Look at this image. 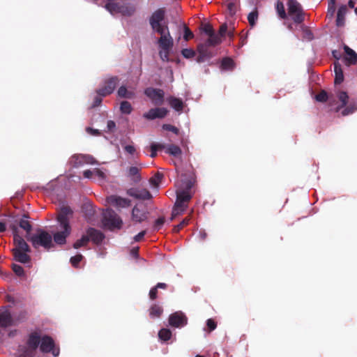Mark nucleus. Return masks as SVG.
Returning a JSON list of instances; mask_svg holds the SVG:
<instances>
[{
	"label": "nucleus",
	"mask_w": 357,
	"mask_h": 357,
	"mask_svg": "<svg viewBox=\"0 0 357 357\" xmlns=\"http://www.w3.org/2000/svg\"><path fill=\"white\" fill-rule=\"evenodd\" d=\"M181 181H182V186L179 188V190H186L190 192V190H191V188H192V186L194 185L195 180L191 178V179L182 180Z\"/></svg>",
	"instance_id": "43"
},
{
	"label": "nucleus",
	"mask_w": 357,
	"mask_h": 357,
	"mask_svg": "<svg viewBox=\"0 0 357 357\" xmlns=\"http://www.w3.org/2000/svg\"><path fill=\"white\" fill-rule=\"evenodd\" d=\"M166 148V153L173 155L174 157H178L181 155L182 151L181 148L175 144H169Z\"/></svg>",
	"instance_id": "32"
},
{
	"label": "nucleus",
	"mask_w": 357,
	"mask_h": 357,
	"mask_svg": "<svg viewBox=\"0 0 357 357\" xmlns=\"http://www.w3.org/2000/svg\"><path fill=\"white\" fill-rule=\"evenodd\" d=\"M117 93L119 97L128 99H132L135 96V93L133 91H128L125 86H120Z\"/></svg>",
	"instance_id": "33"
},
{
	"label": "nucleus",
	"mask_w": 357,
	"mask_h": 357,
	"mask_svg": "<svg viewBox=\"0 0 357 357\" xmlns=\"http://www.w3.org/2000/svg\"><path fill=\"white\" fill-rule=\"evenodd\" d=\"M172 335V331L168 328H162L158 332L159 339L164 342L169 340Z\"/></svg>",
	"instance_id": "37"
},
{
	"label": "nucleus",
	"mask_w": 357,
	"mask_h": 357,
	"mask_svg": "<svg viewBox=\"0 0 357 357\" xmlns=\"http://www.w3.org/2000/svg\"><path fill=\"white\" fill-rule=\"evenodd\" d=\"M227 10L230 15H234L236 13V4L233 2H229L227 5Z\"/></svg>",
	"instance_id": "59"
},
{
	"label": "nucleus",
	"mask_w": 357,
	"mask_h": 357,
	"mask_svg": "<svg viewBox=\"0 0 357 357\" xmlns=\"http://www.w3.org/2000/svg\"><path fill=\"white\" fill-rule=\"evenodd\" d=\"M89 242V236L86 234V235H83L80 239H78L73 244V248L75 249L80 248L81 247L86 246Z\"/></svg>",
	"instance_id": "39"
},
{
	"label": "nucleus",
	"mask_w": 357,
	"mask_h": 357,
	"mask_svg": "<svg viewBox=\"0 0 357 357\" xmlns=\"http://www.w3.org/2000/svg\"><path fill=\"white\" fill-rule=\"evenodd\" d=\"M146 233V230L140 231L138 234H137L134 237L135 241H136V242L140 241L144 238V236H145Z\"/></svg>",
	"instance_id": "61"
},
{
	"label": "nucleus",
	"mask_w": 357,
	"mask_h": 357,
	"mask_svg": "<svg viewBox=\"0 0 357 357\" xmlns=\"http://www.w3.org/2000/svg\"><path fill=\"white\" fill-rule=\"evenodd\" d=\"M83 256L81 254H78L70 258V261L73 266L77 267L79 262L82 261Z\"/></svg>",
	"instance_id": "52"
},
{
	"label": "nucleus",
	"mask_w": 357,
	"mask_h": 357,
	"mask_svg": "<svg viewBox=\"0 0 357 357\" xmlns=\"http://www.w3.org/2000/svg\"><path fill=\"white\" fill-rule=\"evenodd\" d=\"M190 220V217L185 218L178 225L174 226L173 228V232H179L184 227L189 224Z\"/></svg>",
	"instance_id": "44"
},
{
	"label": "nucleus",
	"mask_w": 357,
	"mask_h": 357,
	"mask_svg": "<svg viewBox=\"0 0 357 357\" xmlns=\"http://www.w3.org/2000/svg\"><path fill=\"white\" fill-rule=\"evenodd\" d=\"M165 148V146L162 144H156V143L151 144L150 146V149L151 151L150 156L151 158H155L157 155V151L158 150H162Z\"/></svg>",
	"instance_id": "42"
},
{
	"label": "nucleus",
	"mask_w": 357,
	"mask_h": 357,
	"mask_svg": "<svg viewBox=\"0 0 357 357\" xmlns=\"http://www.w3.org/2000/svg\"><path fill=\"white\" fill-rule=\"evenodd\" d=\"M165 222V219L164 217H160V218H158L154 222L153 230L159 231L161 229V227H162V225H164Z\"/></svg>",
	"instance_id": "53"
},
{
	"label": "nucleus",
	"mask_w": 357,
	"mask_h": 357,
	"mask_svg": "<svg viewBox=\"0 0 357 357\" xmlns=\"http://www.w3.org/2000/svg\"><path fill=\"white\" fill-rule=\"evenodd\" d=\"M127 194L137 199L149 200L152 198V195L146 189L132 188L127 190Z\"/></svg>",
	"instance_id": "18"
},
{
	"label": "nucleus",
	"mask_w": 357,
	"mask_h": 357,
	"mask_svg": "<svg viewBox=\"0 0 357 357\" xmlns=\"http://www.w3.org/2000/svg\"><path fill=\"white\" fill-rule=\"evenodd\" d=\"M151 29H153V31L160 34V36H165L166 33H170L168 25L166 22H164L162 24L153 26Z\"/></svg>",
	"instance_id": "35"
},
{
	"label": "nucleus",
	"mask_w": 357,
	"mask_h": 357,
	"mask_svg": "<svg viewBox=\"0 0 357 357\" xmlns=\"http://www.w3.org/2000/svg\"><path fill=\"white\" fill-rule=\"evenodd\" d=\"M288 13L296 24H301L305 20L301 5L296 0H288Z\"/></svg>",
	"instance_id": "7"
},
{
	"label": "nucleus",
	"mask_w": 357,
	"mask_h": 357,
	"mask_svg": "<svg viewBox=\"0 0 357 357\" xmlns=\"http://www.w3.org/2000/svg\"><path fill=\"white\" fill-rule=\"evenodd\" d=\"M169 105L177 112H181L183 109V102L181 99L171 96L168 98Z\"/></svg>",
	"instance_id": "27"
},
{
	"label": "nucleus",
	"mask_w": 357,
	"mask_h": 357,
	"mask_svg": "<svg viewBox=\"0 0 357 357\" xmlns=\"http://www.w3.org/2000/svg\"><path fill=\"white\" fill-rule=\"evenodd\" d=\"M335 2L336 0H328L327 14L330 15L331 17H333L335 12Z\"/></svg>",
	"instance_id": "50"
},
{
	"label": "nucleus",
	"mask_w": 357,
	"mask_h": 357,
	"mask_svg": "<svg viewBox=\"0 0 357 357\" xmlns=\"http://www.w3.org/2000/svg\"><path fill=\"white\" fill-rule=\"evenodd\" d=\"M303 31L305 33V37L309 40H312L313 38V33L307 28L305 27Z\"/></svg>",
	"instance_id": "63"
},
{
	"label": "nucleus",
	"mask_w": 357,
	"mask_h": 357,
	"mask_svg": "<svg viewBox=\"0 0 357 357\" xmlns=\"http://www.w3.org/2000/svg\"><path fill=\"white\" fill-rule=\"evenodd\" d=\"M12 269L13 272L19 277L24 276V268L18 264H13L12 265Z\"/></svg>",
	"instance_id": "49"
},
{
	"label": "nucleus",
	"mask_w": 357,
	"mask_h": 357,
	"mask_svg": "<svg viewBox=\"0 0 357 357\" xmlns=\"http://www.w3.org/2000/svg\"><path fill=\"white\" fill-rule=\"evenodd\" d=\"M347 12V8L345 5L341 6L337 13L336 25L337 26H342L344 25L345 15Z\"/></svg>",
	"instance_id": "26"
},
{
	"label": "nucleus",
	"mask_w": 357,
	"mask_h": 357,
	"mask_svg": "<svg viewBox=\"0 0 357 357\" xmlns=\"http://www.w3.org/2000/svg\"><path fill=\"white\" fill-rule=\"evenodd\" d=\"M168 110L165 107H155L149 109L143 114L144 118L147 120L162 119L167 116Z\"/></svg>",
	"instance_id": "17"
},
{
	"label": "nucleus",
	"mask_w": 357,
	"mask_h": 357,
	"mask_svg": "<svg viewBox=\"0 0 357 357\" xmlns=\"http://www.w3.org/2000/svg\"><path fill=\"white\" fill-rule=\"evenodd\" d=\"M19 226L22 229H24L27 233L30 232L32 229L31 223L28 220L24 219L20 220Z\"/></svg>",
	"instance_id": "48"
},
{
	"label": "nucleus",
	"mask_w": 357,
	"mask_h": 357,
	"mask_svg": "<svg viewBox=\"0 0 357 357\" xmlns=\"http://www.w3.org/2000/svg\"><path fill=\"white\" fill-rule=\"evenodd\" d=\"M185 211L183 207H178L175 203L172 210L171 220H174L176 216L181 215Z\"/></svg>",
	"instance_id": "47"
},
{
	"label": "nucleus",
	"mask_w": 357,
	"mask_h": 357,
	"mask_svg": "<svg viewBox=\"0 0 357 357\" xmlns=\"http://www.w3.org/2000/svg\"><path fill=\"white\" fill-rule=\"evenodd\" d=\"M163 177L164 175L162 173L157 172L151 178H150L149 182L153 187L157 188L161 183Z\"/></svg>",
	"instance_id": "36"
},
{
	"label": "nucleus",
	"mask_w": 357,
	"mask_h": 357,
	"mask_svg": "<svg viewBox=\"0 0 357 357\" xmlns=\"http://www.w3.org/2000/svg\"><path fill=\"white\" fill-rule=\"evenodd\" d=\"M191 199L192 195L189 192L179 189L176 190V200L175 203L178 207H183L186 210Z\"/></svg>",
	"instance_id": "15"
},
{
	"label": "nucleus",
	"mask_w": 357,
	"mask_h": 357,
	"mask_svg": "<svg viewBox=\"0 0 357 357\" xmlns=\"http://www.w3.org/2000/svg\"><path fill=\"white\" fill-rule=\"evenodd\" d=\"M86 234L89 236V241H91L96 245L100 244L105 238V235L102 232L93 227H89L86 230Z\"/></svg>",
	"instance_id": "23"
},
{
	"label": "nucleus",
	"mask_w": 357,
	"mask_h": 357,
	"mask_svg": "<svg viewBox=\"0 0 357 357\" xmlns=\"http://www.w3.org/2000/svg\"><path fill=\"white\" fill-rule=\"evenodd\" d=\"M181 54L186 59H192L195 56V52L192 49H183Z\"/></svg>",
	"instance_id": "51"
},
{
	"label": "nucleus",
	"mask_w": 357,
	"mask_h": 357,
	"mask_svg": "<svg viewBox=\"0 0 357 357\" xmlns=\"http://www.w3.org/2000/svg\"><path fill=\"white\" fill-rule=\"evenodd\" d=\"M144 94L155 105H161L165 101V92L162 89L148 87L144 90Z\"/></svg>",
	"instance_id": "8"
},
{
	"label": "nucleus",
	"mask_w": 357,
	"mask_h": 357,
	"mask_svg": "<svg viewBox=\"0 0 357 357\" xmlns=\"http://www.w3.org/2000/svg\"><path fill=\"white\" fill-rule=\"evenodd\" d=\"M105 8L112 15L121 13L124 16H131L134 14L135 8L129 3H106Z\"/></svg>",
	"instance_id": "6"
},
{
	"label": "nucleus",
	"mask_w": 357,
	"mask_h": 357,
	"mask_svg": "<svg viewBox=\"0 0 357 357\" xmlns=\"http://www.w3.org/2000/svg\"><path fill=\"white\" fill-rule=\"evenodd\" d=\"M36 350L31 348L30 346H20L18 349V354L20 357H33L35 354Z\"/></svg>",
	"instance_id": "28"
},
{
	"label": "nucleus",
	"mask_w": 357,
	"mask_h": 357,
	"mask_svg": "<svg viewBox=\"0 0 357 357\" xmlns=\"http://www.w3.org/2000/svg\"><path fill=\"white\" fill-rule=\"evenodd\" d=\"M124 150L128 153L129 154H134L136 151V149L135 148L132 146V145H126L125 147H124Z\"/></svg>",
	"instance_id": "62"
},
{
	"label": "nucleus",
	"mask_w": 357,
	"mask_h": 357,
	"mask_svg": "<svg viewBox=\"0 0 357 357\" xmlns=\"http://www.w3.org/2000/svg\"><path fill=\"white\" fill-rule=\"evenodd\" d=\"M116 130V123L114 121L109 120L107 123V130L105 132H114Z\"/></svg>",
	"instance_id": "57"
},
{
	"label": "nucleus",
	"mask_w": 357,
	"mask_h": 357,
	"mask_svg": "<svg viewBox=\"0 0 357 357\" xmlns=\"http://www.w3.org/2000/svg\"><path fill=\"white\" fill-rule=\"evenodd\" d=\"M40 342V336L38 335L37 334L33 333V334L30 335V336L29 337V340L27 342V345L30 346L31 348L36 350Z\"/></svg>",
	"instance_id": "34"
},
{
	"label": "nucleus",
	"mask_w": 357,
	"mask_h": 357,
	"mask_svg": "<svg viewBox=\"0 0 357 357\" xmlns=\"http://www.w3.org/2000/svg\"><path fill=\"white\" fill-rule=\"evenodd\" d=\"M333 56L337 60L334 62L335 84H340L344 81V74L341 64L338 60L341 59V54L337 50L332 51Z\"/></svg>",
	"instance_id": "12"
},
{
	"label": "nucleus",
	"mask_w": 357,
	"mask_h": 357,
	"mask_svg": "<svg viewBox=\"0 0 357 357\" xmlns=\"http://www.w3.org/2000/svg\"><path fill=\"white\" fill-rule=\"evenodd\" d=\"M315 99L318 102H326L328 99L327 92L324 90H321L318 94L315 96Z\"/></svg>",
	"instance_id": "45"
},
{
	"label": "nucleus",
	"mask_w": 357,
	"mask_h": 357,
	"mask_svg": "<svg viewBox=\"0 0 357 357\" xmlns=\"http://www.w3.org/2000/svg\"><path fill=\"white\" fill-rule=\"evenodd\" d=\"M106 201L108 204L118 208H127L131 204L130 199L117 195H110L107 197Z\"/></svg>",
	"instance_id": "19"
},
{
	"label": "nucleus",
	"mask_w": 357,
	"mask_h": 357,
	"mask_svg": "<svg viewBox=\"0 0 357 357\" xmlns=\"http://www.w3.org/2000/svg\"><path fill=\"white\" fill-rule=\"evenodd\" d=\"M13 230V244L15 247L12 249L13 259L22 264H29L31 262V257L28 254L31 252V248L24 238L17 232V227H12Z\"/></svg>",
	"instance_id": "2"
},
{
	"label": "nucleus",
	"mask_w": 357,
	"mask_h": 357,
	"mask_svg": "<svg viewBox=\"0 0 357 357\" xmlns=\"http://www.w3.org/2000/svg\"><path fill=\"white\" fill-rule=\"evenodd\" d=\"M337 97L341 104L336 107V112H340L342 108H344L342 111V115L347 116L353 114L357 110V100L354 99L349 100V97L347 92L339 91L337 93Z\"/></svg>",
	"instance_id": "4"
},
{
	"label": "nucleus",
	"mask_w": 357,
	"mask_h": 357,
	"mask_svg": "<svg viewBox=\"0 0 357 357\" xmlns=\"http://www.w3.org/2000/svg\"><path fill=\"white\" fill-rule=\"evenodd\" d=\"M343 49L345 53L342 58L344 64L347 66L357 64V53L347 45H343Z\"/></svg>",
	"instance_id": "20"
},
{
	"label": "nucleus",
	"mask_w": 357,
	"mask_h": 357,
	"mask_svg": "<svg viewBox=\"0 0 357 357\" xmlns=\"http://www.w3.org/2000/svg\"><path fill=\"white\" fill-rule=\"evenodd\" d=\"M27 240L36 249L43 247L45 250H49L54 247L52 236L43 229H38L36 234L27 238Z\"/></svg>",
	"instance_id": "3"
},
{
	"label": "nucleus",
	"mask_w": 357,
	"mask_h": 357,
	"mask_svg": "<svg viewBox=\"0 0 357 357\" xmlns=\"http://www.w3.org/2000/svg\"><path fill=\"white\" fill-rule=\"evenodd\" d=\"M96 162V159L90 155L75 154L71 158V163L74 167H79L85 164L93 165Z\"/></svg>",
	"instance_id": "13"
},
{
	"label": "nucleus",
	"mask_w": 357,
	"mask_h": 357,
	"mask_svg": "<svg viewBox=\"0 0 357 357\" xmlns=\"http://www.w3.org/2000/svg\"><path fill=\"white\" fill-rule=\"evenodd\" d=\"M131 218L132 221L141 223L148 218V212L139 209L137 206H135L132 210Z\"/></svg>",
	"instance_id": "24"
},
{
	"label": "nucleus",
	"mask_w": 357,
	"mask_h": 357,
	"mask_svg": "<svg viewBox=\"0 0 357 357\" xmlns=\"http://www.w3.org/2000/svg\"><path fill=\"white\" fill-rule=\"evenodd\" d=\"M188 323L187 317L182 312H176L169 317V324L171 326L180 328L185 326Z\"/></svg>",
	"instance_id": "14"
},
{
	"label": "nucleus",
	"mask_w": 357,
	"mask_h": 357,
	"mask_svg": "<svg viewBox=\"0 0 357 357\" xmlns=\"http://www.w3.org/2000/svg\"><path fill=\"white\" fill-rule=\"evenodd\" d=\"M208 47L211 46L207 44V41L197 45V50L199 55L197 57V61L198 63L204 62L206 60L209 59L213 56L211 52L208 50Z\"/></svg>",
	"instance_id": "16"
},
{
	"label": "nucleus",
	"mask_w": 357,
	"mask_h": 357,
	"mask_svg": "<svg viewBox=\"0 0 357 357\" xmlns=\"http://www.w3.org/2000/svg\"><path fill=\"white\" fill-rule=\"evenodd\" d=\"M119 78L116 76L111 77L105 81L104 86L96 91V93L100 96H107L113 93Z\"/></svg>",
	"instance_id": "10"
},
{
	"label": "nucleus",
	"mask_w": 357,
	"mask_h": 357,
	"mask_svg": "<svg viewBox=\"0 0 357 357\" xmlns=\"http://www.w3.org/2000/svg\"><path fill=\"white\" fill-rule=\"evenodd\" d=\"M162 307L158 304H153L149 308V316L152 319L159 318L162 315Z\"/></svg>",
	"instance_id": "30"
},
{
	"label": "nucleus",
	"mask_w": 357,
	"mask_h": 357,
	"mask_svg": "<svg viewBox=\"0 0 357 357\" xmlns=\"http://www.w3.org/2000/svg\"><path fill=\"white\" fill-rule=\"evenodd\" d=\"M258 19V12L257 10L252 11L249 13L248 16V20L251 26H254L256 24V21Z\"/></svg>",
	"instance_id": "46"
},
{
	"label": "nucleus",
	"mask_w": 357,
	"mask_h": 357,
	"mask_svg": "<svg viewBox=\"0 0 357 357\" xmlns=\"http://www.w3.org/2000/svg\"><path fill=\"white\" fill-rule=\"evenodd\" d=\"M162 128L165 130L172 132L176 135H178L179 132V130L176 127L170 124H163Z\"/></svg>",
	"instance_id": "55"
},
{
	"label": "nucleus",
	"mask_w": 357,
	"mask_h": 357,
	"mask_svg": "<svg viewBox=\"0 0 357 357\" xmlns=\"http://www.w3.org/2000/svg\"><path fill=\"white\" fill-rule=\"evenodd\" d=\"M40 349L43 353L52 352L54 356H58L59 355V348L55 347L53 339L47 335L42 337Z\"/></svg>",
	"instance_id": "11"
},
{
	"label": "nucleus",
	"mask_w": 357,
	"mask_h": 357,
	"mask_svg": "<svg viewBox=\"0 0 357 357\" xmlns=\"http://www.w3.org/2000/svg\"><path fill=\"white\" fill-rule=\"evenodd\" d=\"M167 284L164 282H158L155 287L151 289L149 291V298L151 300H155L158 297V289H166Z\"/></svg>",
	"instance_id": "31"
},
{
	"label": "nucleus",
	"mask_w": 357,
	"mask_h": 357,
	"mask_svg": "<svg viewBox=\"0 0 357 357\" xmlns=\"http://www.w3.org/2000/svg\"><path fill=\"white\" fill-rule=\"evenodd\" d=\"M158 44L163 51H170L174 45V39L170 33H166L165 36H160L158 40Z\"/></svg>",
	"instance_id": "22"
},
{
	"label": "nucleus",
	"mask_w": 357,
	"mask_h": 357,
	"mask_svg": "<svg viewBox=\"0 0 357 357\" xmlns=\"http://www.w3.org/2000/svg\"><path fill=\"white\" fill-rule=\"evenodd\" d=\"M73 211L70 206H62L57 215V221L60 225L61 231L54 234V242L58 245H64L66 243L67 237L71 233L70 219L73 217Z\"/></svg>",
	"instance_id": "1"
},
{
	"label": "nucleus",
	"mask_w": 357,
	"mask_h": 357,
	"mask_svg": "<svg viewBox=\"0 0 357 357\" xmlns=\"http://www.w3.org/2000/svg\"><path fill=\"white\" fill-rule=\"evenodd\" d=\"M12 324V317L9 312L5 311L0 313V325L2 327H7Z\"/></svg>",
	"instance_id": "29"
},
{
	"label": "nucleus",
	"mask_w": 357,
	"mask_h": 357,
	"mask_svg": "<svg viewBox=\"0 0 357 357\" xmlns=\"http://www.w3.org/2000/svg\"><path fill=\"white\" fill-rule=\"evenodd\" d=\"M193 37H194L193 33L190 31V29L187 26H185L184 36H183L184 40L188 41L190 39L192 38Z\"/></svg>",
	"instance_id": "54"
},
{
	"label": "nucleus",
	"mask_w": 357,
	"mask_h": 357,
	"mask_svg": "<svg viewBox=\"0 0 357 357\" xmlns=\"http://www.w3.org/2000/svg\"><path fill=\"white\" fill-rule=\"evenodd\" d=\"M206 326L208 327V332H211V331H213V330H215L216 328L217 324H216V322L213 319H208L206 321Z\"/></svg>",
	"instance_id": "56"
},
{
	"label": "nucleus",
	"mask_w": 357,
	"mask_h": 357,
	"mask_svg": "<svg viewBox=\"0 0 357 357\" xmlns=\"http://www.w3.org/2000/svg\"><path fill=\"white\" fill-rule=\"evenodd\" d=\"M120 110L123 114H130L132 111V107L128 101L124 100L121 102Z\"/></svg>",
	"instance_id": "41"
},
{
	"label": "nucleus",
	"mask_w": 357,
	"mask_h": 357,
	"mask_svg": "<svg viewBox=\"0 0 357 357\" xmlns=\"http://www.w3.org/2000/svg\"><path fill=\"white\" fill-rule=\"evenodd\" d=\"M165 17V10L164 8H160L154 11L149 18V24L151 27L156 26L162 24Z\"/></svg>",
	"instance_id": "21"
},
{
	"label": "nucleus",
	"mask_w": 357,
	"mask_h": 357,
	"mask_svg": "<svg viewBox=\"0 0 357 357\" xmlns=\"http://www.w3.org/2000/svg\"><path fill=\"white\" fill-rule=\"evenodd\" d=\"M140 169L137 167H130L128 169L127 176L130 178V180L135 183H139L142 180V176L140 175Z\"/></svg>",
	"instance_id": "25"
},
{
	"label": "nucleus",
	"mask_w": 357,
	"mask_h": 357,
	"mask_svg": "<svg viewBox=\"0 0 357 357\" xmlns=\"http://www.w3.org/2000/svg\"><path fill=\"white\" fill-rule=\"evenodd\" d=\"M200 29L208 36L206 41L210 46H216L221 43L222 39H220L218 34L215 33L213 26L210 24H202Z\"/></svg>",
	"instance_id": "9"
},
{
	"label": "nucleus",
	"mask_w": 357,
	"mask_h": 357,
	"mask_svg": "<svg viewBox=\"0 0 357 357\" xmlns=\"http://www.w3.org/2000/svg\"><path fill=\"white\" fill-rule=\"evenodd\" d=\"M102 102V98L100 96H96L93 100V103L92 105L93 107H98Z\"/></svg>",
	"instance_id": "64"
},
{
	"label": "nucleus",
	"mask_w": 357,
	"mask_h": 357,
	"mask_svg": "<svg viewBox=\"0 0 357 357\" xmlns=\"http://www.w3.org/2000/svg\"><path fill=\"white\" fill-rule=\"evenodd\" d=\"M227 29H228V27H227V24H226V23H224V24H222L220 26V29H219V32H218V36L220 37V38H221L222 37H225V34H226V33H227Z\"/></svg>",
	"instance_id": "58"
},
{
	"label": "nucleus",
	"mask_w": 357,
	"mask_h": 357,
	"mask_svg": "<svg viewBox=\"0 0 357 357\" xmlns=\"http://www.w3.org/2000/svg\"><path fill=\"white\" fill-rule=\"evenodd\" d=\"M275 10H276V12H277L278 16L281 19L284 20L287 17V15L285 12L284 4L281 1L278 0L277 1L276 6H275Z\"/></svg>",
	"instance_id": "38"
},
{
	"label": "nucleus",
	"mask_w": 357,
	"mask_h": 357,
	"mask_svg": "<svg viewBox=\"0 0 357 357\" xmlns=\"http://www.w3.org/2000/svg\"><path fill=\"white\" fill-rule=\"evenodd\" d=\"M234 66V61L229 57L222 59L221 62V68L223 70H231Z\"/></svg>",
	"instance_id": "40"
},
{
	"label": "nucleus",
	"mask_w": 357,
	"mask_h": 357,
	"mask_svg": "<svg viewBox=\"0 0 357 357\" xmlns=\"http://www.w3.org/2000/svg\"><path fill=\"white\" fill-rule=\"evenodd\" d=\"M94 175L97 176L100 179H104L105 178V173L101 171L100 169H94Z\"/></svg>",
	"instance_id": "60"
},
{
	"label": "nucleus",
	"mask_w": 357,
	"mask_h": 357,
	"mask_svg": "<svg viewBox=\"0 0 357 357\" xmlns=\"http://www.w3.org/2000/svg\"><path fill=\"white\" fill-rule=\"evenodd\" d=\"M102 223L105 227L113 230L120 229L123 225V221L114 210L107 208L103 212Z\"/></svg>",
	"instance_id": "5"
}]
</instances>
